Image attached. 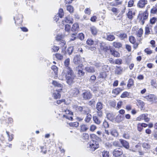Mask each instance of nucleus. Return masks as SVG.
<instances>
[{"label": "nucleus", "instance_id": "nucleus-1", "mask_svg": "<svg viewBox=\"0 0 157 157\" xmlns=\"http://www.w3.org/2000/svg\"><path fill=\"white\" fill-rule=\"evenodd\" d=\"M61 76L65 78L66 82L70 85L75 82L74 80L76 76L71 68H65L62 73Z\"/></svg>", "mask_w": 157, "mask_h": 157}, {"label": "nucleus", "instance_id": "nucleus-2", "mask_svg": "<svg viewBox=\"0 0 157 157\" xmlns=\"http://www.w3.org/2000/svg\"><path fill=\"white\" fill-rule=\"evenodd\" d=\"M87 146L91 151H93L99 147V144L98 142L93 140L92 142L88 143Z\"/></svg>", "mask_w": 157, "mask_h": 157}, {"label": "nucleus", "instance_id": "nucleus-3", "mask_svg": "<svg viewBox=\"0 0 157 157\" xmlns=\"http://www.w3.org/2000/svg\"><path fill=\"white\" fill-rule=\"evenodd\" d=\"M73 108L77 110L80 111L82 112L83 114L89 112L90 110L88 108L86 107L78 106L77 105H74L73 106Z\"/></svg>", "mask_w": 157, "mask_h": 157}, {"label": "nucleus", "instance_id": "nucleus-4", "mask_svg": "<svg viewBox=\"0 0 157 157\" xmlns=\"http://www.w3.org/2000/svg\"><path fill=\"white\" fill-rule=\"evenodd\" d=\"M62 112L65 113L66 114H63V117L66 118L69 120H72L73 119V113L69 110L63 109L62 110Z\"/></svg>", "mask_w": 157, "mask_h": 157}, {"label": "nucleus", "instance_id": "nucleus-5", "mask_svg": "<svg viewBox=\"0 0 157 157\" xmlns=\"http://www.w3.org/2000/svg\"><path fill=\"white\" fill-rule=\"evenodd\" d=\"M143 97L151 104L153 103L155 101L157 100V97L153 94H149L147 95L144 96Z\"/></svg>", "mask_w": 157, "mask_h": 157}, {"label": "nucleus", "instance_id": "nucleus-6", "mask_svg": "<svg viewBox=\"0 0 157 157\" xmlns=\"http://www.w3.org/2000/svg\"><path fill=\"white\" fill-rule=\"evenodd\" d=\"M85 60L84 58H81L80 55H76L74 58L73 62L74 63L77 65L82 63L85 62Z\"/></svg>", "mask_w": 157, "mask_h": 157}, {"label": "nucleus", "instance_id": "nucleus-7", "mask_svg": "<svg viewBox=\"0 0 157 157\" xmlns=\"http://www.w3.org/2000/svg\"><path fill=\"white\" fill-rule=\"evenodd\" d=\"M148 13L147 11H146L142 14L139 15V17H140V22L142 25H143L145 22V21L147 18Z\"/></svg>", "mask_w": 157, "mask_h": 157}, {"label": "nucleus", "instance_id": "nucleus-8", "mask_svg": "<svg viewBox=\"0 0 157 157\" xmlns=\"http://www.w3.org/2000/svg\"><path fill=\"white\" fill-rule=\"evenodd\" d=\"M150 119V118L148 117V114L146 113L142 114L136 118L137 121H140L144 120L146 122L149 121Z\"/></svg>", "mask_w": 157, "mask_h": 157}, {"label": "nucleus", "instance_id": "nucleus-9", "mask_svg": "<svg viewBox=\"0 0 157 157\" xmlns=\"http://www.w3.org/2000/svg\"><path fill=\"white\" fill-rule=\"evenodd\" d=\"M123 154V151L121 148L115 149L113 152V155L116 157H119Z\"/></svg>", "mask_w": 157, "mask_h": 157}, {"label": "nucleus", "instance_id": "nucleus-10", "mask_svg": "<svg viewBox=\"0 0 157 157\" xmlns=\"http://www.w3.org/2000/svg\"><path fill=\"white\" fill-rule=\"evenodd\" d=\"M107 117L108 119L112 121L119 122L120 121V120H117V118H120L119 116H117L115 119V115L111 113H108L107 115Z\"/></svg>", "mask_w": 157, "mask_h": 157}, {"label": "nucleus", "instance_id": "nucleus-11", "mask_svg": "<svg viewBox=\"0 0 157 157\" xmlns=\"http://www.w3.org/2000/svg\"><path fill=\"white\" fill-rule=\"evenodd\" d=\"M147 3V0H139L137 4V6L140 8H143Z\"/></svg>", "mask_w": 157, "mask_h": 157}, {"label": "nucleus", "instance_id": "nucleus-12", "mask_svg": "<svg viewBox=\"0 0 157 157\" xmlns=\"http://www.w3.org/2000/svg\"><path fill=\"white\" fill-rule=\"evenodd\" d=\"M70 94L72 96L77 97L79 93V89L77 88L71 89L69 91Z\"/></svg>", "mask_w": 157, "mask_h": 157}, {"label": "nucleus", "instance_id": "nucleus-13", "mask_svg": "<svg viewBox=\"0 0 157 157\" xmlns=\"http://www.w3.org/2000/svg\"><path fill=\"white\" fill-rule=\"evenodd\" d=\"M82 95L83 98L85 100L90 99L92 97L91 94L87 91L83 93Z\"/></svg>", "mask_w": 157, "mask_h": 157}, {"label": "nucleus", "instance_id": "nucleus-14", "mask_svg": "<svg viewBox=\"0 0 157 157\" xmlns=\"http://www.w3.org/2000/svg\"><path fill=\"white\" fill-rule=\"evenodd\" d=\"M119 141L124 147L126 149H129V145L128 142L122 139H120Z\"/></svg>", "mask_w": 157, "mask_h": 157}, {"label": "nucleus", "instance_id": "nucleus-15", "mask_svg": "<svg viewBox=\"0 0 157 157\" xmlns=\"http://www.w3.org/2000/svg\"><path fill=\"white\" fill-rule=\"evenodd\" d=\"M61 89L59 90H56L54 91L53 93V97L55 99L60 98L61 97V94H60L59 90H61Z\"/></svg>", "mask_w": 157, "mask_h": 157}, {"label": "nucleus", "instance_id": "nucleus-16", "mask_svg": "<svg viewBox=\"0 0 157 157\" xmlns=\"http://www.w3.org/2000/svg\"><path fill=\"white\" fill-rule=\"evenodd\" d=\"M122 2V1L121 0H115L110 3V5L112 6H117L118 5H121Z\"/></svg>", "mask_w": 157, "mask_h": 157}, {"label": "nucleus", "instance_id": "nucleus-17", "mask_svg": "<svg viewBox=\"0 0 157 157\" xmlns=\"http://www.w3.org/2000/svg\"><path fill=\"white\" fill-rule=\"evenodd\" d=\"M107 51H109L111 52L112 55H113L115 57H118L120 56V54L117 51H115L113 49H109L107 48Z\"/></svg>", "mask_w": 157, "mask_h": 157}, {"label": "nucleus", "instance_id": "nucleus-18", "mask_svg": "<svg viewBox=\"0 0 157 157\" xmlns=\"http://www.w3.org/2000/svg\"><path fill=\"white\" fill-rule=\"evenodd\" d=\"M79 29V25L77 23H74L72 26L71 30L73 32L78 31Z\"/></svg>", "mask_w": 157, "mask_h": 157}, {"label": "nucleus", "instance_id": "nucleus-19", "mask_svg": "<svg viewBox=\"0 0 157 157\" xmlns=\"http://www.w3.org/2000/svg\"><path fill=\"white\" fill-rule=\"evenodd\" d=\"M93 120L95 123L99 124L101 122V117H98L97 116H94L93 117Z\"/></svg>", "mask_w": 157, "mask_h": 157}, {"label": "nucleus", "instance_id": "nucleus-20", "mask_svg": "<svg viewBox=\"0 0 157 157\" xmlns=\"http://www.w3.org/2000/svg\"><path fill=\"white\" fill-rule=\"evenodd\" d=\"M90 112V111L89 112H88L87 113H84V114H86L87 115L85 119V121L87 123L89 122L92 118L91 115L89 113Z\"/></svg>", "mask_w": 157, "mask_h": 157}, {"label": "nucleus", "instance_id": "nucleus-21", "mask_svg": "<svg viewBox=\"0 0 157 157\" xmlns=\"http://www.w3.org/2000/svg\"><path fill=\"white\" fill-rule=\"evenodd\" d=\"M115 71V73L117 75H121L123 72V69L120 67H117Z\"/></svg>", "mask_w": 157, "mask_h": 157}, {"label": "nucleus", "instance_id": "nucleus-22", "mask_svg": "<svg viewBox=\"0 0 157 157\" xmlns=\"http://www.w3.org/2000/svg\"><path fill=\"white\" fill-rule=\"evenodd\" d=\"M118 37L121 40H124L127 38V35L126 33L123 32H121L119 34Z\"/></svg>", "mask_w": 157, "mask_h": 157}, {"label": "nucleus", "instance_id": "nucleus-23", "mask_svg": "<svg viewBox=\"0 0 157 157\" xmlns=\"http://www.w3.org/2000/svg\"><path fill=\"white\" fill-rule=\"evenodd\" d=\"M122 89L120 88H117L114 89L112 91V93L115 95V96L118 94L122 91Z\"/></svg>", "mask_w": 157, "mask_h": 157}, {"label": "nucleus", "instance_id": "nucleus-24", "mask_svg": "<svg viewBox=\"0 0 157 157\" xmlns=\"http://www.w3.org/2000/svg\"><path fill=\"white\" fill-rule=\"evenodd\" d=\"M85 70L88 72L93 73L95 72L94 67L91 66H87L86 67Z\"/></svg>", "mask_w": 157, "mask_h": 157}, {"label": "nucleus", "instance_id": "nucleus-25", "mask_svg": "<svg viewBox=\"0 0 157 157\" xmlns=\"http://www.w3.org/2000/svg\"><path fill=\"white\" fill-rule=\"evenodd\" d=\"M22 16L21 14H18L17 15V17H14V19L15 21V23H16V20H19V23H21L22 22Z\"/></svg>", "mask_w": 157, "mask_h": 157}, {"label": "nucleus", "instance_id": "nucleus-26", "mask_svg": "<svg viewBox=\"0 0 157 157\" xmlns=\"http://www.w3.org/2000/svg\"><path fill=\"white\" fill-rule=\"evenodd\" d=\"M88 129V127L86 125L82 124L80 126V131L85 132Z\"/></svg>", "mask_w": 157, "mask_h": 157}, {"label": "nucleus", "instance_id": "nucleus-27", "mask_svg": "<svg viewBox=\"0 0 157 157\" xmlns=\"http://www.w3.org/2000/svg\"><path fill=\"white\" fill-rule=\"evenodd\" d=\"M143 30L142 28L140 29L137 32L136 35L137 36L140 37L143 34Z\"/></svg>", "mask_w": 157, "mask_h": 157}, {"label": "nucleus", "instance_id": "nucleus-28", "mask_svg": "<svg viewBox=\"0 0 157 157\" xmlns=\"http://www.w3.org/2000/svg\"><path fill=\"white\" fill-rule=\"evenodd\" d=\"M111 11L115 15H117L120 12L119 9L118 8L113 7L111 9Z\"/></svg>", "mask_w": 157, "mask_h": 157}, {"label": "nucleus", "instance_id": "nucleus-29", "mask_svg": "<svg viewBox=\"0 0 157 157\" xmlns=\"http://www.w3.org/2000/svg\"><path fill=\"white\" fill-rule=\"evenodd\" d=\"M110 133L112 136L115 137L118 136V135L117 132L115 129H112L111 130Z\"/></svg>", "mask_w": 157, "mask_h": 157}, {"label": "nucleus", "instance_id": "nucleus-30", "mask_svg": "<svg viewBox=\"0 0 157 157\" xmlns=\"http://www.w3.org/2000/svg\"><path fill=\"white\" fill-rule=\"evenodd\" d=\"M113 46L116 48H119L122 47V45L120 42H114L113 43Z\"/></svg>", "mask_w": 157, "mask_h": 157}, {"label": "nucleus", "instance_id": "nucleus-31", "mask_svg": "<svg viewBox=\"0 0 157 157\" xmlns=\"http://www.w3.org/2000/svg\"><path fill=\"white\" fill-rule=\"evenodd\" d=\"M65 21L67 23H73V19L72 18L70 17H67L65 18L64 21H63V22Z\"/></svg>", "mask_w": 157, "mask_h": 157}, {"label": "nucleus", "instance_id": "nucleus-32", "mask_svg": "<svg viewBox=\"0 0 157 157\" xmlns=\"http://www.w3.org/2000/svg\"><path fill=\"white\" fill-rule=\"evenodd\" d=\"M70 60L69 58L66 59L64 62V64L65 66L66 67V68H70L69 67L70 64Z\"/></svg>", "mask_w": 157, "mask_h": 157}, {"label": "nucleus", "instance_id": "nucleus-33", "mask_svg": "<svg viewBox=\"0 0 157 157\" xmlns=\"http://www.w3.org/2000/svg\"><path fill=\"white\" fill-rule=\"evenodd\" d=\"M64 12L62 9L60 8L59 10V12L57 15L59 16L61 18H62L64 15Z\"/></svg>", "mask_w": 157, "mask_h": 157}, {"label": "nucleus", "instance_id": "nucleus-34", "mask_svg": "<svg viewBox=\"0 0 157 157\" xmlns=\"http://www.w3.org/2000/svg\"><path fill=\"white\" fill-rule=\"evenodd\" d=\"M137 105L140 106L142 108H143L144 105V102L141 100H138L137 101Z\"/></svg>", "mask_w": 157, "mask_h": 157}, {"label": "nucleus", "instance_id": "nucleus-35", "mask_svg": "<svg viewBox=\"0 0 157 157\" xmlns=\"http://www.w3.org/2000/svg\"><path fill=\"white\" fill-rule=\"evenodd\" d=\"M143 147L146 149H149L150 148V145L146 143H143L142 144Z\"/></svg>", "mask_w": 157, "mask_h": 157}, {"label": "nucleus", "instance_id": "nucleus-36", "mask_svg": "<svg viewBox=\"0 0 157 157\" xmlns=\"http://www.w3.org/2000/svg\"><path fill=\"white\" fill-rule=\"evenodd\" d=\"M103 107L102 104L101 102L98 103L96 105V108L99 111L101 110Z\"/></svg>", "mask_w": 157, "mask_h": 157}, {"label": "nucleus", "instance_id": "nucleus-37", "mask_svg": "<svg viewBox=\"0 0 157 157\" xmlns=\"http://www.w3.org/2000/svg\"><path fill=\"white\" fill-rule=\"evenodd\" d=\"M151 33L150 31V28L149 26L147 25L145 28V35H147Z\"/></svg>", "mask_w": 157, "mask_h": 157}, {"label": "nucleus", "instance_id": "nucleus-38", "mask_svg": "<svg viewBox=\"0 0 157 157\" xmlns=\"http://www.w3.org/2000/svg\"><path fill=\"white\" fill-rule=\"evenodd\" d=\"M92 34L94 35L96 34L97 33V30L96 28L94 27H92L90 28Z\"/></svg>", "mask_w": 157, "mask_h": 157}, {"label": "nucleus", "instance_id": "nucleus-39", "mask_svg": "<svg viewBox=\"0 0 157 157\" xmlns=\"http://www.w3.org/2000/svg\"><path fill=\"white\" fill-rule=\"evenodd\" d=\"M157 13V5H155L154 6L151 10V13L153 14H155Z\"/></svg>", "mask_w": 157, "mask_h": 157}, {"label": "nucleus", "instance_id": "nucleus-40", "mask_svg": "<svg viewBox=\"0 0 157 157\" xmlns=\"http://www.w3.org/2000/svg\"><path fill=\"white\" fill-rule=\"evenodd\" d=\"M106 39L109 41H112L115 39V37L113 35H109L107 36Z\"/></svg>", "mask_w": 157, "mask_h": 157}, {"label": "nucleus", "instance_id": "nucleus-41", "mask_svg": "<svg viewBox=\"0 0 157 157\" xmlns=\"http://www.w3.org/2000/svg\"><path fill=\"white\" fill-rule=\"evenodd\" d=\"M65 29L66 32H67L68 33H69L70 32L71 29L70 25L68 24L65 25Z\"/></svg>", "mask_w": 157, "mask_h": 157}, {"label": "nucleus", "instance_id": "nucleus-42", "mask_svg": "<svg viewBox=\"0 0 157 157\" xmlns=\"http://www.w3.org/2000/svg\"><path fill=\"white\" fill-rule=\"evenodd\" d=\"M102 155L103 157H109V153L107 151H104L102 152Z\"/></svg>", "mask_w": 157, "mask_h": 157}, {"label": "nucleus", "instance_id": "nucleus-43", "mask_svg": "<svg viewBox=\"0 0 157 157\" xmlns=\"http://www.w3.org/2000/svg\"><path fill=\"white\" fill-rule=\"evenodd\" d=\"M129 95V93L127 92H124L122 94L121 96V98H125L128 97Z\"/></svg>", "mask_w": 157, "mask_h": 157}, {"label": "nucleus", "instance_id": "nucleus-44", "mask_svg": "<svg viewBox=\"0 0 157 157\" xmlns=\"http://www.w3.org/2000/svg\"><path fill=\"white\" fill-rule=\"evenodd\" d=\"M129 40L131 43L133 44L136 42V39L134 36H131L129 37Z\"/></svg>", "mask_w": 157, "mask_h": 157}, {"label": "nucleus", "instance_id": "nucleus-45", "mask_svg": "<svg viewBox=\"0 0 157 157\" xmlns=\"http://www.w3.org/2000/svg\"><path fill=\"white\" fill-rule=\"evenodd\" d=\"M133 85V80L132 79H130L128 81V83L127 86L128 87H131Z\"/></svg>", "mask_w": 157, "mask_h": 157}, {"label": "nucleus", "instance_id": "nucleus-46", "mask_svg": "<svg viewBox=\"0 0 157 157\" xmlns=\"http://www.w3.org/2000/svg\"><path fill=\"white\" fill-rule=\"evenodd\" d=\"M51 69L54 71L56 75H57V74L58 68L56 66L53 65L51 67Z\"/></svg>", "mask_w": 157, "mask_h": 157}, {"label": "nucleus", "instance_id": "nucleus-47", "mask_svg": "<svg viewBox=\"0 0 157 157\" xmlns=\"http://www.w3.org/2000/svg\"><path fill=\"white\" fill-rule=\"evenodd\" d=\"M106 76V75L105 72H101L99 74V77L102 78H104Z\"/></svg>", "mask_w": 157, "mask_h": 157}, {"label": "nucleus", "instance_id": "nucleus-48", "mask_svg": "<svg viewBox=\"0 0 157 157\" xmlns=\"http://www.w3.org/2000/svg\"><path fill=\"white\" fill-rule=\"evenodd\" d=\"M63 36L62 35H58L56 37V40L59 41H61L63 40Z\"/></svg>", "mask_w": 157, "mask_h": 157}, {"label": "nucleus", "instance_id": "nucleus-49", "mask_svg": "<svg viewBox=\"0 0 157 157\" xmlns=\"http://www.w3.org/2000/svg\"><path fill=\"white\" fill-rule=\"evenodd\" d=\"M83 65L82 63L79 64L76 67V70L77 71L78 70H83Z\"/></svg>", "mask_w": 157, "mask_h": 157}, {"label": "nucleus", "instance_id": "nucleus-50", "mask_svg": "<svg viewBox=\"0 0 157 157\" xmlns=\"http://www.w3.org/2000/svg\"><path fill=\"white\" fill-rule=\"evenodd\" d=\"M73 50V47L72 46H71L69 47L67 49V52L69 55H71Z\"/></svg>", "mask_w": 157, "mask_h": 157}, {"label": "nucleus", "instance_id": "nucleus-51", "mask_svg": "<svg viewBox=\"0 0 157 157\" xmlns=\"http://www.w3.org/2000/svg\"><path fill=\"white\" fill-rule=\"evenodd\" d=\"M83 138L85 140H88L89 139V135L86 133H83Z\"/></svg>", "mask_w": 157, "mask_h": 157}, {"label": "nucleus", "instance_id": "nucleus-52", "mask_svg": "<svg viewBox=\"0 0 157 157\" xmlns=\"http://www.w3.org/2000/svg\"><path fill=\"white\" fill-rule=\"evenodd\" d=\"M67 10L70 13H72L74 11L73 7L71 6H68L67 7Z\"/></svg>", "mask_w": 157, "mask_h": 157}, {"label": "nucleus", "instance_id": "nucleus-53", "mask_svg": "<svg viewBox=\"0 0 157 157\" xmlns=\"http://www.w3.org/2000/svg\"><path fill=\"white\" fill-rule=\"evenodd\" d=\"M52 84L55 86H57L60 88L62 87V85L61 84L58 83L56 81H53L52 82Z\"/></svg>", "mask_w": 157, "mask_h": 157}, {"label": "nucleus", "instance_id": "nucleus-54", "mask_svg": "<svg viewBox=\"0 0 157 157\" xmlns=\"http://www.w3.org/2000/svg\"><path fill=\"white\" fill-rule=\"evenodd\" d=\"M157 19L155 17H153L150 19V22L151 24H154L157 21Z\"/></svg>", "mask_w": 157, "mask_h": 157}, {"label": "nucleus", "instance_id": "nucleus-55", "mask_svg": "<svg viewBox=\"0 0 157 157\" xmlns=\"http://www.w3.org/2000/svg\"><path fill=\"white\" fill-rule=\"evenodd\" d=\"M144 52L147 54L150 55L152 53V51L148 48H147L144 50Z\"/></svg>", "mask_w": 157, "mask_h": 157}, {"label": "nucleus", "instance_id": "nucleus-56", "mask_svg": "<svg viewBox=\"0 0 157 157\" xmlns=\"http://www.w3.org/2000/svg\"><path fill=\"white\" fill-rule=\"evenodd\" d=\"M86 43L88 45H91L94 44V41L91 39H89L86 41Z\"/></svg>", "mask_w": 157, "mask_h": 157}, {"label": "nucleus", "instance_id": "nucleus-57", "mask_svg": "<svg viewBox=\"0 0 157 157\" xmlns=\"http://www.w3.org/2000/svg\"><path fill=\"white\" fill-rule=\"evenodd\" d=\"M77 71H78V74L79 76H83L85 74V73L83 71V70H78Z\"/></svg>", "mask_w": 157, "mask_h": 157}, {"label": "nucleus", "instance_id": "nucleus-58", "mask_svg": "<svg viewBox=\"0 0 157 157\" xmlns=\"http://www.w3.org/2000/svg\"><path fill=\"white\" fill-rule=\"evenodd\" d=\"M84 12L85 13L90 15L91 13V10L89 8H86L84 10Z\"/></svg>", "mask_w": 157, "mask_h": 157}, {"label": "nucleus", "instance_id": "nucleus-59", "mask_svg": "<svg viewBox=\"0 0 157 157\" xmlns=\"http://www.w3.org/2000/svg\"><path fill=\"white\" fill-rule=\"evenodd\" d=\"M56 58L59 60H61L63 58V56L61 54H59V53H57L56 54Z\"/></svg>", "mask_w": 157, "mask_h": 157}, {"label": "nucleus", "instance_id": "nucleus-60", "mask_svg": "<svg viewBox=\"0 0 157 157\" xmlns=\"http://www.w3.org/2000/svg\"><path fill=\"white\" fill-rule=\"evenodd\" d=\"M97 128L96 126L94 124L91 125L90 128V130L92 132L94 131Z\"/></svg>", "mask_w": 157, "mask_h": 157}, {"label": "nucleus", "instance_id": "nucleus-61", "mask_svg": "<svg viewBox=\"0 0 157 157\" xmlns=\"http://www.w3.org/2000/svg\"><path fill=\"white\" fill-rule=\"evenodd\" d=\"M134 1L133 0H130L128 2V7H131L133 6Z\"/></svg>", "mask_w": 157, "mask_h": 157}, {"label": "nucleus", "instance_id": "nucleus-62", "mask_svg": "<svg viewBox=\"0 0 157 157\" xmlns=\"http://www.w3.org/2000/svg\"><path fill=\"white\" fill-rule=\"evenodd\" d=\"M128 17L130 19H132V12L131 11H129L127 13Z\"/></svg>", "mask_w": 157, "mask_h": 157}, {"label": "nucleus", "instance_id": "nucleus-63", "mask_svg": "<svg viewBox=\"0 0 157 157\" xmlns=\"http://www.w3.org/2000/svg\"><path fill=\"white\" fill-rule=\"evenodd\" d=\"M78 38L81 40H82L84 39V34L81 33H80L78 36Z\"/></svg>", "mask_w": 157, "mask_h": 157}, {"label": "nucleus", "instance_id": "nucleus-64", "mask_svg": "<svg viewBox=\"0 0 157 157\" xmlns=\"http://www.w3.org/2000/svg\"><path fill=\"white\" fill-rule=\"evenodd\" d=\"M137 128L139 131H141L143 129V127L141 124L139 123L137 125Z\"/></svg>", "mask_w": 157, "mask_h": 157}]
</instances>
